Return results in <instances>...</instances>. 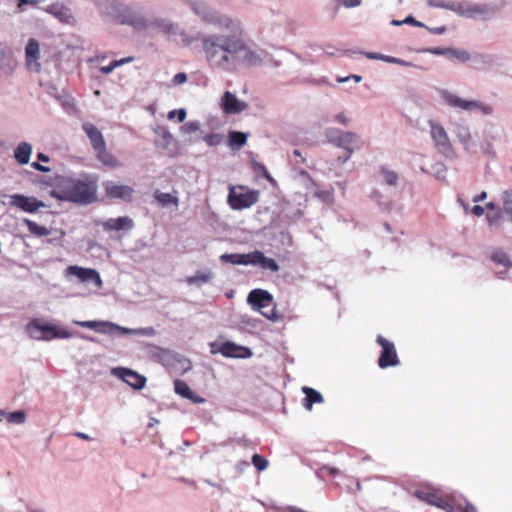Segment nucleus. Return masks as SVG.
Listing matches in <instances>:
<instances>
[{
	"mask_svg": "<svg viewBox=\"0 0 512 512\" xmlns=\"http://www.w3.org/2000/svg\"><path fill=\"white\" fill-rule=\"evenodd\" d=\"M229 30L231 35L210 34L201 39L205 60L212 69L232 71L236 56L244 49L243 30L240 25Z\"/></svg>",
	"mask_w": 512,
	"mask_h": 512,
	"instance_id": "f257e3e1",
	"label": "nucleus"
},
{
	"mask_svg": "<svg viewBox=\"0 0 512 512\" xmlns=\"http://www.w3.org/2000/svg\"><path fill=\"white\" fill-rule=\"evenodd\" d=\"M95 181L65 179L51 191V196L60 200L78 204H90L96 200Z\"/></svg>",
	"mask_w": 512,
	"mask_h": 512,
	"instance_id": "f03ea898",
	"label": "nucleus"
},
{
	"mask_svg": "<svg viewBox=\"0 0 512 512\" xmlns=\"http://www.w3.org/2000/svg\"><path fill=\"white\" fill-rule=\"evenodd\" d=\"M414 496L431 506L446 512H477L476 508L464 498L454 494L441 493L438 489L424 486L414 491Z\"/></svg>",
	"mask_w": 512,
	"mask_h": 512,
	"instance_id": "7ed1b4c3",
	"label": "nucleus"
},
{
	"mask_svg": "<svg viewBox=\"0 0 512 512\" xmlns=\"http://www.w3.org/2000/svg\"><path fill=\"white\" fill-rule=\"evenodd\" d=\"M26 330L29 336L36 340L68 339L73 336L70 330L51 323H42L39 319L32 320Z\"/></svg>",
	"mask_w": 512,
	"mask_h": 512,
	"instance_id": "20e7f679",
	"label": "nucleus"
},
{
	"mask_svg": "<svg viewBox=\"0 0 512 512\" xmlns=\"http://www.w3.org/2000/svg\"><path fill=\"white\" fill-rule=\"evenodd\" d=\"M247 302L256 311L270 320L278 319L276 306L272 294L263 289L252 290L247 297Z\"/></svg>",
	"mask_w": 512,
	"mask_h": 512,
	"instance_id": "39448f33",
	"label": "nucleus"
},
{
	"mask_svg": "<svg viewBox=\"0 0 512 512\" xmlns=\"http://www.w3.org/2000/svg\"><path fill=\"white\" fill-rule=\"evenodd\" d=\"M227 200L233 210L247 209L258 202L259 191L242 185L230 186Z\"/></svg>",
	"mask_w": 512,
	"mask_h": 512,
	"instance_id": "423d86ee",
	"label": "nucleus"
},
{
	"mask_svg": "<svg viewBox=\"0 0 512 512\" xmlns=\"http://www.w3.org/2000/svg\"><path fill=\"white\" fill-rule=\"evenodd\" d=\"M192 9L203 22L214 25L219 29H234L236 25H239L232 18L219 14L204 3L193 4Z\"/></svg>",
	"mask_w": 512,
	"mask_h": 512,
	"instance_id": "0eeeda50",
	"label": "nucleus"
},
{
	"mask_svg": "<svg viewBox=\"0 0 512 512\" xmlns=\"http://www.w3.org/2000/svg\"><path fill=\"white\" fill-rule=\"evenodd\" d=\"M107 13L120 24H129L135 28L145 26V20L128 7L118 2H110L106 8Z\"/></svg>",
	"mask_w": 512,
	"mask_h": 512,
	"instance_id": "6e6552de",
	"label": "nucleus"
},
{
	"mask_svg": "<svg viewBox=\"0 0 512 512\" xmlns=\"http://www.w3.org/2000/svg\"><path fill=\"white\" fill-rule=\"evenodd\" d=\"M328 140L335 146L345 150L346 155L343 157L342 162H346L351 157L359 144V136L356 133L340 130L330 131Z\"/></svg>",
	"mask_w": 512,
	"mask_h": 512,
	"instance_id": "1a4fd4ad",
	"label": "nucleus"
},
{
	"mask_svg": "<svg viewBox=\"0 0 512 512\" xmlns=\"http://www.w3.org/2000/svg\"><path fill=\"white\" fill-rule=\"evenodd\" d=\"M442 98L445 101L447 105L453 108H459L462 110H472V109H478L480 110L484 115H490L493 113L492 106L488 104L481 103L479 101L474 100H464L460 98L459 96L452 94L448 91L442 92Z\"/></svg>",
	"mask_w": 512,
	"mask_h": 512,
	"instance_id": "9d476101",
	"label": "nucleus"
},
{
	"mask_svg": "<svg viewBox=\"0 0 512 512\" xmlns=\"http://www.w3.org/2000/svg\"><path fill=\"white\" fill-rule=\"evenodd\" d=\"M376 342L382 348L378 358V366L382 369H385L391 366L399 365L400 360L398 358L395 345L381 335L377 337Z\"/></svg>",
	"mask_w": 512,
	"mask_h": 512,
	"instance_id": "9b49d317",
	"label": "nucleus"
},
{
	"mask_svg": "<svg viewBox=\"0 0 512 512\" xmlns=\"http://www.w3.org/2000/svg\"><path fill=\"white\" fill-rule=\"evenodd\" d=\"M9 205L27 213H35L40 208H45L46 204L33 196L23 194H13L9 196Z\"/></svg>",
	"mask_w": 512,
	"mask_h": 512,
	"instance_id": "f8f14e48",
	"label": "nucleus"
},
{
	"mask_svg": "<svg viewBox=\"0 0 512 512\" xmlns=\"http://www.w3.org/2000/svg\"><path fill=\"white\" fill-rule=\"evenodd\" d=\"M430 128L431 137L435 143L437 150L443 155H450L453 152V147L444 127L439 123L430 121Z\"/></svg>",
	"mask_w": 512,
	"mask_h": 512,
	"instance_id": "ddd939ff",
	"label": "nucleus"
},
{
	"mask_svg": "<svg viewBox=\"0 0 512 512\" xmlns=\"http://www.w3.org/2000/svg\"><path fill=\"white\" fill-rule=\"evenodd\" d=\"M104 190L107 197L131 202L134 190L127 185H120L111 181L104 183Z\"/></svg>",
	"mask_w": 512,
	"mask_h": 512,
	"instance_id": "4468645a",
	"label": "nucleus"
},
{
	"mask_svg": "<svg viewBox=\"0 0 512 512\" xmlns=\"http://www.w3.org/2000/svg\"><path fill=\"white\" fill-rule=\"evenodd\" d=\"M40 47L36 39L30 38L25 48V61L29 70L39 72L41 70Z\"/></svg>",
	"mask_w": 512,
	"mask_h": 512,
	"instance_id": "2eb2a0df",
	"label": "nucleus"
},
{
	"mask_svg": "<svg viewBox=\"0 0 512 512\" xmlns=\"http://www.w3.org/2000/svg\"><path fill=\"white\" fill-rule=\"evenodd\" d=\"M66 273L76 276L82 282H94L98 287L102 285L100 275L95 269L69 266L66 269Z\"/></svg>",
	"mask_w": 512,
	"mask_h": 512,
	"instance_id": "dca6fc26",
	"label": "nucleus"
},
{
	"mask_svg": "<svg viewBox=\"0 0 512 512\" xmlns=\"http://www.w3.org/2000/svg\"><path fill=\"white\" fill-rule=\"evenodd\" d=\"M221 108L226 114H238L246 110L248 104L238 100L230 91H226L222 97Z\"/></svg>",
	"mask_w": 512,
	"mask_h": 512,
	"instance_id": "f3484780",
	"label": "nucleus"
},
{
	"mask_svg": "<svg viewBox=\"0 0 512 512\" xmlns=\"http://www.w3.org/2000/svg\"><path fill=\"white\" fill-rule=\"evenodd\" d=\"M74 324L80 327L92 329L98 333L111 334L114 331H124L118 325L108 321H74Z\"/></svg>",
	"mask_w": 512,
	"mask_h": 512,
	"instance_id": "a211bd4d",
	"label": "nucleus"
},
{
	"mask_svg": "<svg viewBox=\"0 0 512 512\" xmlns=\"http://www.w3.org/2000/svg\"><path fill=\"white\" fill-rule=\"evenodd\" d=\"M116 374L134 389H142L146 384V378L128 368H118Z\"/></svg>",
	"mask_w": 512,
	"mask_h": 512,
	"instance_id": "6ab92c4d",
	"label": "nucleus"
},
{
	"mask_svg": "<svg viewBox=\"0 0 512 512\" xmlns=\"http://www.w3.org/2000/svg\"><path fill=\"white\" fill-rule=\"evenodd\" d=\"M102 228L107 232L131 230L134 227L133 220L128 216L109 218L101 223Z\"/></svg>",
	"mask_w": 512,
	"mask_h": 512,
	"instance_id": "aec40b11",
	"label": "nucleus"
},
{
	"mask_svg": "<svg viewBox=\"0 0 512 512\" xmlns=\"http://www.w3.org/2000/svg\"><path fill=\"white\" fill-rule=\"evenodd\" d=\"M217 351L221 353L224 357L228 358L247 357L250 355V351L248 348L239 346L229 341L222 343Z\"/></svg>",
	"mask_w": 512,
	"mask_h": 512,
	"instance_id": "412c9836",
	"label": "nucleus"
},
{
	"mask_svg": "<svg viewBox=\"0 0 512 512\" xmlns=\"http://www.w3.org/2000/svg\"><path fill=\"white\" fill-rule=\"evenodd\" d=\"M82 128L89 138L94 151L106 145L101 131L94 124L86 122L82 125Z\"/></svg>",
	"mask_w": 512,
	"mask_h": 512,
	"instance_id": "4be33fe9",
	"label": "nucleus"
},
{
	"mask_svg": "<svg viewBox=\"0 0 512 512\" xmlns=\"http://www.w3.org/2000/svg\"><path fill=\"white\" fill-rule=\"evenodd\" d=\"M47 11L64 24L75 23V19L70 8L64 5L53 4Z\"/></svg>",
	"mask_w": 512,
	"mask_h": 512,
	"instance_id": "5701e85b",
	"label": "nucleus"
},
{
	"mask_svg": "<svg viewBox=\"0 0 512 512\" xmlns=\"http://www.w3.org/2000/svg\"><path fill=\"white\" fill-rule=\"evenodd\" d=\"M252 265H260L263 269H268L272 272L279 270V265L273 258L266 257L261 251L252 252Z\"/></svg>",
	"mask_w": 512,
	"mask_h": 512,
	"instance_id": "b1692460",
	"label": "nucleus"
},
{
	"mask_svg": "<svg viewBox=\"0 0 512 512\" xmlns=\"http://www.w3.org/2000/svg\"><path fill=\"white\" fill-rule=\"evenodd\" d=\"M174 389L177 394L182 396L183 398L191 400L193 403H202L204 399L199 395L195 394L188 384L180 379L174 381Z\"/></svg>",
	"mask_w": 512,
	"mask_h": 512,
	"instance_id": "393cba45",
	"label": "nucleus"
},
{
	"mask_svg": "<svg viewBox=\"0 0 512 512\" xmlns=\"http://www.w3.org/2000/svg\"><path fill=\"white\" fill-rule=\"evenodd\" d=\"M95 152L98 161H100L103 165L109 168H116L121 166V163L117 160V158L107 151L106 145L96 150Z\"/></svg>",
	"mask_w": 512,
	"mask_h": 512,
	"instance_id": "a878e982",
	"label": "nucleus"
},
{
	"mask_svg": "<svg viewBox=\"0 0 512 512\" xmlns=\"http://www.w3.org/2000/svg\"><path fill=\"white\" fill-rule=\"evenodd\" d=\"M32 153V146L27 142H21L14 150V158L20 164H27Z\"/></svg>",
	"mask_w": 512,
	"mask_h": 512,
	"instance_id": "bb28decb",
	"label": "nucleus"
},
{
	"mask_svg": "<svg viewBox=\"0 0 512 512\" xmlns=\"http://www.w3.org/2000/svg\"><path fill=\"white\" fill-rule=\"evenodd\" d=\"M252 252L247 254H223L220 256V260L225 263L249 265L252 261Z\"/></svg>",
	"mask_w": 512,
	"mask_h": 512,
	"instance_id": "cd10ccee",
	"label": "nucleus"
},
{
	"mask_svg": "<svg viewBox=\"0 0 512 512\" xmlns=\"http://www.w3.org/2000/svg\"><path fill=\"white\" fill-rule=\"evenodd\" d=\"M302 391L305 394L303 405L308 410L312 409L313 404L324 401L323 396L313 388L305 386L302 388Z\"/></svg>",
	"mask_w": 512,
	"mask_h": 512,
	"instance_id": "c85d7f7f",
	"label": "nucleus"
},
{
	"mask_svg": "<svg viewBox=\"0 0 512 512\" xmlns=\"http://www.w3.org/2000/svg\"><path fill=\"white\" fill-rule=\"evenodd\" d=\"M433 53L437 54V55H448V56H450L452 58L457 59L460 62H467L471 58L468 51L460 50V49H452V48L435 49L433 51Z\"/></svg>",
	"mask_w": 512,
	"mask_h": 512,
	"instance_id": "c756f323",
	"label": "nucleus"
},
{
	"mask_svg": "<svg viewBox=\"0 0 512 512\" xmlns=\"http://www.w3.org/2000/svg\"><path fill=\"white\" fill-rule=\"evenodd\" d=\"M240 54H243V62L248 66H256L261 64V57L252 49H250L244 41V49L241 50Z\"/></svg>",
	"mask_w": 512,
	"mask_h": 512,
	"instance_id": "7c9ffc66",
	"label": "nucleus"
},
{
	"mask_svg": "<svg viewBox=\"0 0 512 512\" xmlns=\"http://www.w3.org/2000/svg\"><path fill=\"white\" fill-rule=\"evenodd\" d=\"M154 197L157 200V202L164 207L171 206V205L178 207V205H179L178 197H176L170 193H163V192H160L157 190L154 193Z\"/></svg>",
	"mask_w": 512,
	"mask_h": 512,
	"instance_id": "2f4dec72",
	"label": "nucleus"
},
{
	"mask_svg": "<svg viewBox=\"0 0 512 512\" xmlns=\"http://www.w3.org/2000/svg\"><path fill=\"white\" fill-rule=\"evenodd\" d=\"M24 224L28 231L35 236L42 237L50 234V230L47 227L41 226L30 219H24Z\"/></svg>",
	"mask_w": 512,
	"mask_h": 512,
	"instance_id": "473e14b6",
	"label": "nucleus"
},
{
	"mask_svg": "<svg viewBox=\"0 0 512 512\" xmlns=\"http://www.w3.org/2000/svg\"><path fill=\"white\" fill-rule=\"evenodd\" d=\"M492 261L495 263L502 265L504 268L508 269L512 267V262L509 256L502 250H495L491 255Z\"/></svg>",
	"mask_w": 512,
	"mask_h": 512,
	"instance_id": "72a5a7b5",
	"label": "nucleus"
},
{
	"mask_svg": "<svg viewBox=\"0 0 512 512\" xmlns=\"http://www.w3.org/2000/svg\"><path fill=\"white\" fill-rule=\"evenodd\" d=\"M212 278L211 271H198L195 275L187 277L186 282L189 285L207 283Z\"/></svg>",
	"mask_w": 512,
	"mask_h": 512,
	"instance_id": "f704fd0d",
	"label": "nucleus"
},
{
	"mask_svg": "<svg viewBox=\"0 0 512 512\" xmlns=\"http://www.w3.org/2000/svg\"><path fill=\"white\" fill-rule=\"evenodd\" d=\"M229 145L231 147L240 148L245 145L247 141V135L239 131H231L229 133Z\"/></svg>",
	"mask_w": 512,
	"mask_h": 512,
	"instance_id": "c9c22d12",
	"label": "nucleus"
},
{
	"mask_svg": "<svg viewBox=\"0 0 512 512\" xmlns=\"http://www.w3.org/2000/svg\"><path fill=\"white\" fill-rule=\"evenodd\" d=\"M134 60L133 57H126V58H122L120 60H114L112 61L109 65L107 66H102L100 68V72L103 73V74H109L111 73L115 68L123 65V64H126V63H130Z\"/></svg>",
	"mask_w": 512,
	"mask_h": 512,
	"instance_id": "e433bc0d",
	"label": "nucleus"
},
{
	"mask_svg": "<svg viewBox=\"0 0 512 512\" xmlns=\"http://www.w3.org/2000/svg\"><path fill=\"white\" fill-rule=\"evenodd\" d=\"M503 210L509 216L510 221H512V190L505 191L504 193Z\"/></svg>",
	"mask_w": 512,
	"mask_h": 512,
	"instance_id": "4c0bfd02",
	"label": "nucleus"
},
{
	"mask_svg": "<svg viewBox=\"0 0 512 512\" xmlns=\"http://www.w3.org/2000/svg\"><path fill=\"white\" fill-rule=\"evenodd\" d=\"M6 419L9 423L22 424L26 420V414L23 411L10 412Z\"/></svg>",
	"mask_w": 512,
	"mask_h": 512,
	"instance_id": "58836bf2",
	"label": "nucleus"
},
{
	"mask_svg": "<svg viewBox=\"0 0 512 512\" xmlns=\"http://www.w3.org/2000/svg\"><path fill=\"white\" fill-rule=\"evenodd\" d=\"M252 168H253V170L255 172L260 173L269 182H271V183L274 182L273 177L271 176V174L269 173V171L267 170V168L263 164L258 163L257 161H253L252 162Z\"/></svg>",
	"mask_w": 512,
	"mask_h": 512,
	"instance_id": "ea45409f",
	"label": "nucleus"
},
{
	"mask_svg": "<svg viewBox=\"0 0 512 512\" xmlns=\"http://www.w3.org/2000/svg\"><path fill=\"white\" fill-rule=\"evenodd\" d=\"M252 464L254 465V467L258 471H263V470H265L267 468L268 461L264 457H262L261 455L254 454L252 456Z\"/></svg>",
	"mask_w": 512,
	"mask_h": 512,
	"instance_id": "a19ab883",
	"label": "nucleus"
},
{
	"mask_svg": "<svg viewBox=\"0 0 512 512\" xmlns=\"http://www.w3.org/2000/svg\"><path fill=\"white\" fill-rule=\"evenodd\" d=\"M200 129V125L197 121H189L181 126V131L185 134H192Z\"/></svg>",
	"mask_w": 512,
	"mask_h": 512,
	"instance_id": "79ce46f5",
	"label": "nucleus"
},
{
	"mask_svg": "<svg viewBox=\"0 0 512 512\" xmlns=\"http://www.w3.org/2000/svg\"><path fill=\"white\" fill-rule=\"evenodd\" d=\"M382 174H383L384 179L388 185H396L397 180H398V175L394 171L383 168Z\"/></svg>",
	"mask_w": 512,
	"mask_h": 512,
	"instance_id": "37998d69",
	"label": "nucleus"
},
{
	"mask_svg": "<svg viewBox=\"0 0 512 512\" xmlns=\"http://www.w3.org/2000/svg\"><path fill=\"white\" fill-rule=\"evenodd\" d=\"M186 110L185 109H175L168 113V119L173 120L177 118L178 122H183L186 118Z\"/></svg>",
	"mask_w": 512,
	"mask_h": 512,
	"instance_id": "c03bdc74",
	"label": "nucleus"
},
{
	"mask_svg": "<svg viewBox=\"0 0 512 512\" xmlns=\"http://www.w3.org/2000/svg\"><path fill=\"white\" fill-rule=\"evenodd\" d=\"M204 141L209 145V146H215V145H218L221 141V136L219 134H215V133H211V134H208L204 137Z\"/></svg>",
	"mask_w": 512,
	"mask_h": 512,
	"instance_id": "a18cd8bd",
	"label": "nucleus"
},
{
	"mask_svg": "<svg viewBox=\"0 0 512 512\" xmlns=\"http://www.w3.org/2000/svg\"><path fill=\"white\" fill-rule=\"evenodd\" d=\"M41 2V0H18V9L20 11H23L24 10V5H31V6H36L38 5L39 3Z\"/></svg>",
	"mask_w": 512,
	"mask_h": 512,
	"instance_id": "49530a36",
	"label": "nucleus"
},
{
	"mask_svg": "<svg viewBox=\"0 0 512 512\" xmlns=\"http://www.w3.org/2000/svg\"><path fill=\"white\" fill-rule=\"evenodd\" d=\"M172 81L175 85L183 84L187 81V75L185 73H178L173 77Z\"/></svg>",
	"mask_w": 512,
	"mask_h": 512,
	"instance_id": "de8ad7c7",
	"label": "nucleus"
},
{
	"mask_svg": "<svg viewBox=\"0 0 512 512\" xmlns=\"http://www.w3.org/2000/svg\"><path fill=\"white\" fill-rule=\"evenodd\" d=\"M320 471L322 473H326L328 475H331V476H335V475H338L340 473V471L337 469V468H332V467H329V466H323Z\"/></svg>",
	"mask_w": 512,
	"mask_h": 512,
	"instance_id": "09e8293b",
	"label": "nucleus"
},
{
	"mask_svg": "<svg viewBox=\"0 0 512 512\" xmlns=\"http://www.w3.org/2000/svg\"><path fill=\"white\" fill-rule=\"evenodd\" d=\"M335 119L344 126H347L349 124V119L346 117L344 113H339L338 115H336Z\"/></svg>",
	"mask_w": 512,
	"mask_h": 512,
	"instance_id": "8fccbe9b",
	"label": "nucleus"
},
{
	"mask_svg": "<svg viewBox=\"0 0 512 512\" xmlns=\"http://www.w3.org/2000/svg\"><path fill=\"white\" fill-rule=\"evenodd\" d=\"M35 170L37 171H40V172H49L50 171V168L47 167V166H43L41 165L40 163L38 162H33L32 165H31Z\"/></svg>",
	"mask_w": 512,
	"mask_h": 512,
	"instance_id": "3c124183",
	"label": "nucleus"
},
{
	"mask_svg": "<svg viewBox=\"0 0 512 512\" xmlns=\"http://www.w3.org/2000/svg\"><path fill=\"white\" fill-rule=\"evenodd\" d=\"M471 212H472L475 216L480 217V216H482V215L484 214V208H483L482 206H480V205H475V206L472 208Z\"/></svg>",
	"mask_w": 512,
	"mask_h": 512,
	"instance_id": "603ef678",
	"label": "nucleus"
},
{
	"mask_svg": "<svg viewBox=\"0 0 512 512\" xmlns=\"http://www.w3.org/2000/svg\"><path fill=\"white\" fill-rule=\"evenodd\" d=\"M161 136L167 142H170L173 139L171 133L167 129H165V128L161 129Z\"/></svg>",
	"mask_w": 512,
	"mask_h": 512,
	"instance_id": "864d4df0",
	"label": "nucleus"
},
{
	"mask_svg": "<svg viewBox=\"0 0 512 512\" xmlns=\"http://www.w3.org/2000/svg\"><path fill=\"white\" fill-rule=\"evenodd\" d=\"M350 78L354 79L356 82H360L362 80V77L360 75H351L350 77L346 78H338L337 81L339 83H342L348 81Z\"/></svg>",
	"mask_w": 512,
	"mask_h": 512,
	"instance_id": "5fc2aeb1",
	"label": "nucleus"
},
{
	"mask_svg": "<svg viewBox=\"0 0 512 512\" xmlns=\"http://www.w3.org/2000/svg\"><path fill=\"white\" fill-rule=\"evenodd\" d=\"M362 2V0H346L344 1V5L346 7H356L358 5H360Z\"/></svg>",
	"mask_w": 512,
	"mask_h": 512,
	"instance_id": "6e6d98bb",
	"label": "nucleus"
},
{
	"mask_svg": "<svg viewBox=\"0 0 512 512\" xmlns=\"http://www.w3.org/2000/svg\"><path fill=\"white\" fill-rule=\"evenodd\" d=\"M403 22L406 23V24H412V25H415V26H421V23L418 22L417 20H415L412 16L406 17L403 20Z\"/></svg>",
	"mask_w": 512,
	"mask_h": 512,
	"instance_id": "4d7b16f0",
	"label": "nucleus"
},
{
	"mask_svg": "<svg viewBox=\"0 0 512 512\" xmlns=\"http://www.w3.org/2000/svg\"><path fill=\"white\" fill-rule=\"evenodd\" d=\"M487 197V193L485 191L481 192L480 194L473 197L474 202H481L484 201Z\"/></svg>",
	"mask_w": 512,
	"mask_h": 512,
	"instance_id": "13d9d810",
	"label": "nucleus"
},
{
	"mask_svg": "<svg viewBox=\"0 0 512 512\" xmlns=\"http://www.w3.org/2000/svg\"><path fill=\"white\" fill-rule=\"evenodd\" d=\"M314 195L322 199L330 197V193L327 191H315Z\"/></svg>",
	"mask_w": 512,
	"mask_h": 512,
	"instance_id": "bf43d9fd",
	"label": "nucleus"
},
{
	"mask_svg": "<svg viewBox=\"0 0 512 512\" xmlns=\"http://www.w3.org/2000/svg\"><path fill=\"white\" fill-rule=\"evenodd\" d=\"M366 56L369 59H377V60L384 59V55L378 54V53H366Z\"/></svg>",
	"mask_w": 512,
	"mask_h": 512,
	"instance_id": "052dcab7",
	"label": "nucleus"
},
{
	"mask_svg": "<svg viewBox=\"0 0 512 512\" xmlns=\"http://www.w3.org/2000/svg\"><path fill=\"white\" fill-rule=\"evenodd\" d=\"M74 435L83 440H90V437L87 434L82 433V432H76Z\"/></svg>",
	"mask_w": 512,
	"mask_h": 512,
	"instance_id": "680f3d73",
	"label": "nucleus"
},
{
	"mask_svg": "<svg viewBox=\"0 0 512 512\" xmlns=\"http://www.w3.org/2000/svg\"><path fill=\"white\" fill-rule=\"evenodd\" d=\"M37 158L42 162H48L49 157L44 153H38Z\"/></svg>",
	"mask_w": 512,
	"mask_h": 512,
	"instance_id": "e2e57ef3",
	"label": "nucleus"
},
{
	"mask_svg": "<svg viewBox=\"0 0 512 512\" xmlns=\"http://www.w3.org/2000/svg\"><path fill=\"white\" fill-rule=\"evenodd\" d=\"M383 61H386V62H389V63H394L396 62V59L391 57V56H385L384 55V59H382Z\"/></svg>",
	"mask_w": 512,
	"mask_h": 512,
	"instance_id": "0e129e2a",
	"label": "nucleus"
},
{
	"mask_svg": "<svg viewBox=\"0 0 512 512\" xmlns=\"http://www.w3.org/2000/svg\"><path fill=\"white\" fill-rule=\"evenodd\" d=\"M403 23H404L403 21H399V20H392V22H391V24L394 26H400Z\"/></svg>",
	"mask_w": 512,
	"mask_h": 512,
	"instance_id": "69168bd1",
	"label": "nucleus"
},
{
	"mask_svg": "<svg viewBox=\"0 0 512 512\" xmlns=\"http://www.w3.org/2000/svg\"><path fill=\"white\" fill-rule=\"evenodd\" d=\"M494 207H495V205H494V203H493V202H488V203L486 204V208H488V209H493Z\"/></svg>",
	"mask_w": 512,
	"mask_h": 512,
	"instance_id": "338daca9",
	"label": "nucleus"
},
{
	"mask_svg": "<svg viewBox=\"0 0 512 512\" xmlns=\"http://www.w3.org/2000/svg\"><path fill=\"white\" fill-rule=\"evenodd\" d=\"M497 219H494V218H491V217H488V221L489 223L492 225L496 222Z\"/></svg>",
	"mask_w": 512,
	"mask_h": 512,
	"instance_id": "774afa93",
	"label": "nucleus"
}]
</instances>
